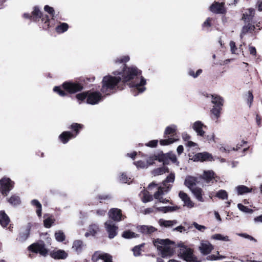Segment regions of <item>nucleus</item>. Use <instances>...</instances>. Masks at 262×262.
<instances>
[{"label": "nucleus", "instance_id": "obj_1", "mask_svg": "<svg viewBox=\"0 0 262 262\" xmlns=\"http://www.w3.org/2000/svg\"><path fill=\"white\" fill-rule=\"evenodd\" d=\"M123 70L120 72L114 71L113 74L117 77L105 76L102 79L101 91L106 95L114 93L116 91L118 83L122 80L124 82H129L130 92L134 96L143 93L146 90V79L141 76V71L137 67H126L124 64Z\"/></svg>", "mask_w": 262, "mask_h": 262}, {"label": "nucleus", "instance_id": "obj_2", "mask_svg": "<svg viewBox=\"0 0 262 262\" xmlns=\"http://www.w3.org/2000/svg\"><path fill=\"white\" fill-rule=\"evenodd\" d=\"M214 173L212 170L205 171L203 177L200 176L198 177L192 176H187L185 180V185L190 190L193 189L196 184L202 183L203 185V181L205 182L207 184L210 183H213L214 179Z\"/></svg>", "mask_w": 262, "mask_h": 262}, {"label": "nucleus", "instance_id": "obj_3", "mask_svg": "<svg viewBox=\"0 0 262 262\" xmlns=\"http://www.w3.org/2000/svg\"><path fill=\"white\" fill-rule=\"evenodd\" d=\"M174 179V173H170L166 179L163 181L162 185L159 187L158 191L155 193V199L158 200L160 202L162 203H168L169 202V200L164 199L162 196L170 190Z\"/></svg>", "mask_w": 262, "mask_h": 262}, {"label": "nucleus", "instance_id": "obj_4", "mask_svg": "<svg viewBox=\"0 0 262 262\" xmlns=\"http://www.w3.org/2000/svg\"><path fill=\"white\" fill-rule=\"evenodd\" d=\"M153 243L163 258H168L174 253L173 243L169 239L157 238L153 241Z\"/></svg>", "mask_w": 262, "mask_h": 262}, {"label": "nucleus", "instance_id": "obj_5", "mask_svg": "<svg viewBox=\"0 0 262 262\" xmlns=\"http://www.w3.org/2000/svg\"><path fill=\"white\" fill-rule=\"evenodd\" d=\"M103 96L102 94L99 92L88 91L76 95V98L83 101L86 98V103L92 105L98 104L102 101Z\"/></svg>", "mask_w": 262, "mask_h": 262}, {"label": "nucleus", "instance_id": "obj_6", "mask_svg": "<svg viewBox=\"0 0 262 262\" xmlns=\"http://www.w3.org/2000/svg\"><path fill=\"white\" fill-rule=\"evenodd\" d=\"M180 247L178 252V256L187 262H201L197 257L193 254V251L190 248H188L181 244L179 245Z\"/></svg>", "mask_w": 262, "mask_h": 262}, {"label": "nucleus", "instance_id": "obj_7", "mask_svg": "<svg viewBox=\"0 0 262 262\" xmlns=\"http://www.w3.org/2000/svg\"><path fill=\"white\" fill-rule=\"evenodd\" d=\"M177 129V127L174 124L167 126L164 132V137L166 139L161 140L160 144L161 145H167L177 141L176 136Z\"/></svg>", "mask_w": 262, "mask_h": 262}, {"label": "nucleus", "instance_id": "obj_8", "mask_svg": "<svg viewBox=\"0 0 262 262\" xmlns=\"http://www.w3.org/2000/svg\"><path fill=\"white\" fill-rule=\"evenodd\" d=\"M82 127V124L77 123L72 124L69 128L73 129L75 132V134L74 135L71 132L68 131L63 132L59 135V140L63 144L68 143L70 139L74 138L76 137V136L79 134V129H81Z\"/></svg>", "mask_w": 262, "mask_h": 262}, {"label": "nucleus", "instance_id": "obj_9", "mask_svg": "<svg viewBox=\"0 0 262 262\" xmlns=\"http://www.w3.org/2000/svg\"><path fill=\"white\" fill-rule=\"evenodd\" d=\"M210 97L211 99V103L214 104L211 110V112L217 119L220 116L221 111L224 104V99L217 95H210Z\"/></svg>", "mask_w": 262, "mask_h": 262}, {"label": "nucleus", "instance_id": "obj_10", "mask_svg": "<svg viewBox=\"0 0 262 262\" xmlns=\"http://www.w3.org/2000/svg\"><path fill=\"white\" fill-rule=\"evenodd\" d=\"M28 248L29 251L33 253H39L43 256H46L48 254V250L45 247V244L42 241L32 244Z\"/></svg>", "mask_w": 262, "mask_h": 262}, {"label": "nucleus", "instance_id": "obj_11", "mask_svg": "<svg viewBox=\"0 0 262 262\" xmlns=\"http://www.w3.org/2000/svg\"><path fill=\"white\" fill-rule=\"evenodd\" d=\"M14 183L9 178H3L0 181V191L4 195L13 188Z\"/></svg>", "mask_w": 262, "mask_h": 262}, {"label": "nucleus", "instance_id": "obj_12", "mask_svg": "<svg viewBox=\"0 0 262 262\" xmlns=\"http://www.w3.org/2000/svg\"><path fill=\"white\" fill-rule=\"evenodd\" d=\"M63 88L69 93H75L81 91L83 86L82 84L72 82H65L62 84Z\"/></svg>", "mask_w": 262, "mask_h": 262}, {"label": "nucleus", "instance_id": "obj_13", "mask_svg": "<svg viewBox=\"0 0 262 262\" xmlns=\"http://www.w3.org/2000/svg\"><path fill=\"white\" fill-rule=\"evenodd\" d=\"M108 214L111 219L116 222H120L125 217L122 214L121 210L116 208L111 209L108 212Z\"/></svg>", "mask_w": 262, "mask_h": 262}, {"label": "nucleus", "instance_id": "obj_14", "mask_svg": "<svg viewBox=\"0 0 262 262\" xmlns=\"http://www.w3.org/2000/svg\"><path fill=\"white\" fill-rule=\"evenodd\" d=\"M104 226L108 234V237L111 239L113 238L117 234L118 227L111 220L106 221Z\"/></svg>", "mask_w": 262, "mask_h": 262}, {"label": "nucleus", "instance_id": "obj_15", "mask_svg": "<svg viewBox=\"0 0 262 262\" xmlns=\"http://www.w3.org/2000/svg\"><path fill=\"white\" fill-rule=\"evenodd\" d=\"M192 127L196 133L197 136L200 137L205 136V132L203 129L206 128L207 126L202 121H196L194 122L192 124Z\"/></svg>", "mask_w": 262, "mask_h": 262}, {"label": "nucleus", "instance_id": "obj_16", "mask_svg": "<svg viewBox=\"0 0 262 262\" xmlns=\"http://www.w3.org/2000/svg\"><path fill=\"white\" fill-rule=\"evenodd\" d=\"M199 249L203 255H206L212 251L213 246L208 241H202Z\"/></svg>", "mask_w": 262, "mask_h": 262}, {"label": "nucleus", "instance_id": "obj_17", "mask_svg": "<svg viewBox=\"0 0 262 262\" xmlns=\"http://www.w3.org/2000/svg\"><path fill=\"white\" fill-rule=\"evenodd\" d=\"M32 19L34 20H39L41 18L42 21L45 23H47L49 21V16L46 15L45 16L42 15V12L37 7H35L34 10L32 12Z\"/></svg>", "mask_w": 262, "mask_h": 262}, {"label": "nucleus", "instance_id": "obj_18", "mask_svg": "<svg viewBox=\"0 0 262 262\" xmlns=\"http://www.w3.org/2000/svg\"><path fill=\"white\" fill-rule=\"evenodd\" d=\"M209 10L214 13L223 14L225 12L224 3L215 2L209 7Z\"/></svg>", "mask_w": 262, "mask_h": 262}, {"label": "nucleus", "instance_id": "obj_19", "mask_svg": "<svg viewBox=\"0 0 262 262\" xmlns=\"http://www.w3.org/2000/svg\"><path fill=\"white\" fill-rule=\"evenodd\" d=\"M137 228L139 232L145 235H150L157 231V228L149 225H140Z\"/></svg>", "mask_w": 262, "mask_h": 262}, {"label": "nucleus", "instance_id": "obj_20", "mask_svg": "<svg viewBox=\"0 0 262 262\" xmlns=\"http://www.w3.org/2000/svg\"><path fill=\"white\" fill-rule=\"evenodd\" d=\"M50 256L54 259H64L68 257V254L63 250L59 249L51 251L50 253Z\"/></svg>", "mask_w": 262, "mask_h": 262}, {"label": "nucleus", "instance_id": "obj_21", "mask_svg": "<svg viewBox=\"0 0 262 262\" xmlns=\"http://www.w3.org/2000/svg\"><path fill=\"white\" fill-rule=\"evenodd\" d=\"M83 242L81 240H75L73 243L72 249L78 254L81 253L83 249L85 248Z\"/></svg>", "mask_w": 262, "mask_h": 262}, {"label": "nucleus", "instance_id": "obj_22", "mask_svg": "<svg viewBox=\"0 0 262 262\" xmlns=\"http://www.w3.org/2000/svg\"><path fill=\"white\" fill-rule=\"evenodd\" d=\"M10 219L5 211H0V224L3 227H6L10 223Z\"/></svg>", "mask_w": 262, "mask_h": 262}, {"label": "nucleus", "instance_id": "obj_23", "mask_svg": "<svg viewBox=\"0 0 262 262\" xmlns=\"http://www.w3.org/2000/svg\"><path fill=\"white\" fill-rule=\"evenodd\" d=\"M158 223L161 227L169 228L177 224L176 220H165L161 219L159 220Z\"/></svg>", "mask_w": 262, "mask_h": 262}, {"label": "nucleus", "instance_id": "obj_24", "mask_svg": "<svg viewBox=\"0 0 262 262\" xmlns=\"http://www.w3.org/2000/svg\"><path fill=\"white\" fill-rule=\"evenodd\" d=\"M195 198L200 202H204V200L202 196V189L199 187H195L190 190Z\"/></svg>", "mask_w": 262, "mask_h": 262}, {"label": "nucleus", "instance_id": "obj_25", "mask_svg": "<svg viewBox=\"0 0 262 262\" xmlns=\"http://www.w3.org/2000/svg\"><path fill=\"white\" fill-rule=\"evenodd\" d=\"M99 231V227L97 224H94L91 225L89 227V232H87L85 234L86 237H88L90 235H95Z\"/></svg>", "mask_w": 262, "mask_h": 262}, {"label": "nucleus", "instance_id": "obj_26", "mask_svg": "<svg viewBox=\"0 0 262 262\" xmlns=\"http://www.w3.org/2000/svg\"><path fill=\"white\" fill-rule=\"evenodd\" d=\"M7 199L8 202L13 206H16L21 203L19 196L16 194H13L10 198Z\"/></svg>", "mask_w": 262, "mask_h": 262}, {"label": "nucleus", "instance_id": "obj_27", "mask_svg": "<svg viewBox=\"0 0 262 262\" xmlns=\"http://www.w3.org/2000/svg\"><path fill=\"white\" fill-rule=\"evenodd\" d=\"M238 195H242L244 193L250 192L251 189L244 185H239L235 188Z\"/></svg>", "mask_w": 262, "mask_h": 262}, {"label": "nucleus", "instance_id": "obj_28", "mask_svg": "<svg viewBox=\"0 0 262 262\" xmlns=\"http://www.w3.org/2000/svg\"><path fill=\"white\" fill-rule=\"evenodd\" d=\"M32 205L36 207V213L40 217L41 215L42 206L40 202L37 200H33L31 202Z\"/></svg>", "mask_w": 262, "mask_h": 262}, {"label": "nucleus", "instance_id": "obj_29", "mask_svg": "<svg viewBox=\"0 0 262 262\" xmlns=\"http://www.w3.org/2000/svg\"><path fill=\"white\" fill-rule=\"evenodd\" d=\"M211 158V155L208 152H204L202 153H198L195 155V158L198 160L205 161L210 160Z\"/></svg>", "mask_w": 262, "mask_h": 262}, {"label": "nucleus", "instance_id": "obj_30", "mask_svg": "<svg viewBox=\"0 0 262 262\" xmlns=\"http://www.w3.org/2000/svg\"><path fill=\"white\" fill-rule=\"evenodd\" d=\"M168 172H169V169H168V167L163 166L162 167L157 168L154 169L152 171V174L155 176L162 174H163L164 173Z\"/></svg>", "mask_w": 262, "mask_h": 262}, {"label": "nucleus", "instance_id": "obj_31", "mask_svg": "<svg viewBox=\"0 0 262 262\" xmlns=\"http://www.w3.org/2000/svg\"><path fill=\"white\" fill-rule=\"evenodd\" d=\"M30 228L27 227L25 230L19 234L18 239L20 242L25 241L28 237L30 233Z\"/></svg>", "mask_w": 262, "mask_h": 262}, {"label": "nucleus", "instance_id": "obj_32", "mask_svg": "<svg viewBox=\"0 0 262 262\" xmlns=\"http://www.w3.org/2000/svg\"><path fill=\"white\" fill-rule=\"evenodd\" d=\"M69 26L67 23H62L56 27V31L59 33L66 32L68 29Z\"/></svg>", "mask_w": 262, "mask_h": 262}, {"label": "nucleus", "instance_id": "obj_33", "mask_svg": "<svg viewBox=\"0 0 262 262\" xmlns=\"http://www.w3.org/2000/svg\"><path fill=\"white\" fill-rule=\"evenodd\" d=\"M55 238L59 242H62L65 240L66 236L61 230H58L55 233Z\"/></svg>", "mask_w": 262, "mask_h": 262}, {"label": "nucleus", "instance_id": "obj_34", "mask_svg": "<svg viewBox=\"0 0 262 262\" xmlns=\"http://www.w3.org/2000/svg\"><path fill=\"white\" fill-rule=\"evenodd\" d=\"M122 237L125 238H132L134 237H138L139 235L130 230L124 231L122 235Z\"/></svg>", "mask_w": 262, "mask_h": 262}, {"label": "nucleus", "instance_id": "obj_35", "mask_svg": "<svg viewBox=\"0 0 262 262\" xmlns=\"http://www.w3.org/2000/svg\"><path fill=\"white\" fill-rule=\"evenodd\" d=\"M211 239L222 241H230V239L228 236H224L221 234H215L211 236Z\"/></svg>", "mask_w": 262, "mask_h": 262}, {"label": "nucleus", "instance_id": "obj_36", "mask_svg": "<svg viewBox=\"0 0 262 262\" xmlns=\"http://www.w3.org/2000/svg\"><path fill=\"white\" fill-rule=\"evenodd\" d=\"M237 207L239 210L245 213H252L253 212L252 209L249 208L241 203L237 204Z\"/></svg>", "mask_w": 262, "mask_h": 262}, {"label": "nucleus", "instance_id": "obj_37", "mask_svg": "<svg viewBox=\"0 0 262 262\" xmlns=\"http://www.w3.org/2000/svg\"><path fill=\"white\" fill-rule=\"evenodd\" d=\"M215 196L220 199L226 200L228 198V193L224 190H220L216 192Z\"/></svg>", "mask_w": 262, "mask_h": 262}, {"label": "nucleus", "instance_id": "obj_38", "mask_svg": "<svg viewBox=\"0 0 262 262\" xmlns=\"http://www.w3.org/2000/svg\"><path fill=\"white\" fill-rule=\"evenodd\" d=\"M153 200L152 195L150 194L147 191H144L143 192V197L142 198V201L143 202H148L151 201Z\"/></svg>", "mask_w": 262, "mask_h": 262}, {"label": "nucleus", "instance_id": "obj_39", "mask_svg": "<svg viewBox=\"0 0 262 262\" xmlns=\"http://www.w3.org/2000/svg\"><path fill=\"white\" fill-rule=\"evenodd\" d=\"M217 254L219 255L218 256L215 255H209L206 257V259L208 260H220V259L225 258V256H224L220 255L219 252H217Z\"/></svg>", "mask_w": 262, "mask_h": 262}, {"label": "nucleus", "instance_id": "obj_40", "mask_svg": "<svg viewBox=\"0 0 262 262\" xmlns=\"http://www.w3.org/2000/svg\"><path fill=\"white\" fill-rule=\"evenodd\" d=\"M144 244H141L140 245L135 246L133 249L132 250H133V251L134 252V255L135 256H139L140 255L141 249L142 247H143L144 246Z\"/></svg>", "mask_w": 262, "mask_h": 262}, {"label": "nucleus", "instance_id": "obj_41", "mask_svg": "<svg viewBox=\"0 0 262 262\" xmlns=\"http://www.w3.org/2000/svg\"><path fill=\"white\" fill-rule=\"evenodd\" d=\"M103 253L101 252L100 251H96L95 252L94 254L92 255V260H93L94 262L97 261L99 259H102L101 256H102Z\"/></svg>", "mask_w": 262, "mask_h": 262}, {"label": "nucleus", "instance_id": "obj_42", "mask_svg": "<svg viewBox=\"0 0 262 262\" xmlns=\"http://www.w3.org/2000/svg\"><path fill=\"white\" fill-rule=\"evenodd\" d=\"M202 73V70L201 69H199L197 70L196 73L194 72V71L190 69L188 71V75L194 78H196L198 77L201 73Z\"/></svg>", "mask_w": 262, "mask_h": 262}, {"label": "nucleus", "instance_id": "obj_43", "mask_svg": "<svg viewBox=\"0 0 262 262\" xmlns=\"http://www.w3.org/2000/svg\"><path fill=\"white\" fill-rule=\"evenodd\" d=\"M253 16L252 15H250L247 13H244L242 17V20H244L245 23H250L252 21L253 18Z\"/></svg>", "mask_w": 262, "mask_h": 262}, {"label": "nucleus", "instance_id": "obj_44", "mask_svg": "<svg viewBox=\"0 0 262 262\" xmlns=\"http://www.w3.org/2000/svg\"><path fill=\"white\" fill-rule=\"evenodd\" d=\"M147 163H149V164H152L148 161H147V163L142 161H138L135 162V164L137 166V167L145 168L147 167Z\"/></svg>", "mask_w": 262, "mask_h": 262}, {"label": "nucleus", "instance_id": "obj_45", "mask_svg": "<svg viewBox=\"0 0 262 262\" xmlns=\"http://www.w3.org/2000/svg\"><path fill=\"white\" fill-rule=\"evenodd\" d=\"M101 257V259L103 260L104 262H113L112 260V256L108 253H103Z\"/></svg>", "mask_w": 262, "mask_h": 262}, {"label": "nucleus", "instance_id": "obj_46", "mask_svg": "<svg viewBox=\"0 0 262 262\" xmlns=\"http://www.w3.org/2000/svg\"><path fill=\"white\" fill-rule=\"evenodd\" d=\"M192 226H194L196 229L201 232H204L205 230L207 229V227L205 226L199 225L196 222H193Z\"/></svg>", "mask_w": 262, "mask_h": 262}, {"label": "nucleus", "instance_id": "obj_47", "mask_svg": "<svg viewBox=\"0 0 262 262\" xmlns=\"http://www.w3.org/2000/svg\"><path fill=\"white\" fill-rule=\"evenodd\" d=\"M54 92L58 93L60 96H65L67 95V93L63 90H61L60 86H55L53 89Z\"/></svg>", "mask_w": 262, "mask_h": 262}, {"label": "nucleus", "instance_id": "obj_48", "mask_svg": "<svg viewBox=\"0 0 262 262\" xmlns=\"http://www.w3.org/2000/svg\"><path fill=\"white\" fill-rule=\"evenodd\" d=\"M212 18L210 17H208L207 19L204 22V23L202 25V27L204 29H207L208 30L209 28L211 27V21L212 20Z\"/></svg>", "mask_w": 262, "mask_h": 262}, {"label": "nucleus", "instance_id": "obj_49", "mask_svg": "<svg viewBox=\"0 0 262 262\" xmlns=\"http://www.w3.org/2000/svg\"><path fill=\"white\" fill-rule=\"evenodd\" d=\"M203 137L205 140L207 141L209 143H211L212 142H215V136L213 133L207 135H205V136Z\"/></svg>", "mask_w": 262, "mask_h": 262}, {"label": "nucleus", "instance_id": "obj_50", "mask_svg": "<svg viewBox=\"0 0 262 262\" xmlns=\"http://www.w3.org/2000/svg\"><path fill=\"white\" fill-rule=\"evenodd\" d=\"M179 196L180 198L184 202V203L187 201L190 198L189 196L184 192L181 191L179 193Z\"/></svg>", "mask_w": 262, "mask_h": 262}, {"label": "nucleus", "instance_id": "obj_51", "mask_svg": "<svg viewBox=\"0 0 262 262\" xmlns=\"http://www.w3.org/2000/svg\"><path fill=\"white\" fill-rule=\"evenodd\" d=\"M44 10L46 12L51 14L52 16V17H54V10L52 7H51L48 5H46L44 7Z\"/></svg>", "mask_w": 262, "mask_h": 262}, {"label": "nucleus", "instance_id": "obj_52", "mask_svg": "<svg viewBox=\"0 0 262 262\" xmlns=\"http://www.w3.org/2000/svg\"><path fill=\"white\" fill-rule=\"evenodd\" d=\"M129 60V57L128 56H124L123 57H120V58L117 59V60H116V62H120V63H125L127 62Z\"/></svg>", "mask_w": 262, "mask_h": 262}, {"label": "nucleus", "instance_id": "obj_53", "mask_svg": "<svg viewBox=\"0 0 262 262\" xmlns=\"http://www.w3.org/2000/svg\"><path fill=\"white\" fill-rule=\"evenodd\" d=\"M158 141L157 140H154L149 141L145 144L146 146L150 147H155L158 144Z\"/></svg>", "mask_w": 262, "mask_h": 262}, {"label": "nucleus", "instance_id": "obj_54", "mask_svg": "<svg viewBox=\"0 0 262 262\" xmlns=\"http://www.w3.org/2000/svg\"><path fill=\"white\" fill-rule=\"evenodd\" d=\"M53 223L52 220L49 218L43 221L45 227L48 228L51 227Z\"/></svg>", "mask_w": 262, "mask_h": 262}, {"label": "nucleus", "instance_id": "obj_55", "mask_svg": "<svg viewBox=\"0 0 262 262\" xmlns=\"http://www.w3.org/2000/svg\"><path fill=\"white\" fill-rule=\"evenodd\" d=\"M166 213L173 212L179 209L177 206H166Z\"/></svg>", "mask_w": 262, "mask_h": 262}, {"label": "nucleus", "instance_id": "obj_56", "mask_svg": "<svg viewBox=\"0 0 262 262\" xmlns=\"http://www.w3.org/2000/svg\"><path fill=\"white\" fill-rule=\"evenodd\" d=\"M238 235L239 236H242V237H243L244 238H247V239H249L250 241H253L255 242H256V240L254 237H253L252 236H251L250 235H248V234H245V233H240V234H238Z\"/></svg>", "mask_w": 262, "mask_h": 262}, {"label": "nucleus", "instance_id": "obj_57", "mask_svg": "<svg viewBox=\"0 0 262 262\" xmlns=\"http://www.w3.org/2000/svg\"><path fill=\"white\" fill-rule=\"evenodd\" d=\"M184 206L187 207V208H191L193 207L194 203L190 200V198H189L187 200V201H186V202L184 203Z\"/></svg>", "mask_w": 262, "mask_h": 262}, {"label": "nucleus", "instance_id": "obj_58", "mask_svg": "<svg viewBox=\"0 0 262 262\" xmlns=\"http://www.w3.org/2000/svg\"><path fill=\"white\" fill-rule=\"evenodd\" d=\"M130 179V178L128 179L126 174L122 173L120 177V180L122 183H129V179Z\"/></svg>", "mask_w": 262, "mask_h": 262}, {"label": "nucleus", "instance_id": "obj_59", "mask_svg": "<svg viewBox=\"0 0 262 262\" xmlns=\"http://www.w3.org/2000/svg\"><path fill=\"white\" fill-rule=\"evenodd\" d=\"M230 47L232 53H235V52L237 50V48L236 47L235 43L233 41H231L230 42Z\"/></svg>", "mask_w": 262, "mask_h": 262}, {"label": "nucleus", "instance_id": "obj_60", "mask_svg": "<svg viewBox=\"0 0 262 262\" xmlns=\"http://www.w3.org/2000/svg\"><path fill=\"white\" fill-rule=\"evenodd\" d=\"M112 199L110 194H102L99 196V199L100 200H110Z\"/></svg>", "mask_w": 262, "mask_h": 262}, {"label": "nucleus", "instance_id": "obj_61", "mask_svg": "<svg viewBox=\"0 0 262 262\" xmlns=\"http://www.w3.org/2000/svg\"><path fill=\"white\" fill-rule=\"evenodd\" d=\"M253 100V96L251 92L249 91L248 92V103H249V105L250 107L252 104V102Z\"/></svg>", "mask_w": 262, "mask_h": 262}, {"label": "nucleus", "instance_id": "obj_62", "mask_svg": "<svg viewBox=\"0 0 262 262\" xmlns=\"http://www.w3.org/2000/svg\"><path fill=\"white\" fill-rule=\"evenodd\" d=\"M249 32L248 30V28L246 25H245L242 28L240 37L242 38L244 35H245L247 33Z\"/></svg>", "mask_w": 262, "mask_h": 262}, {"label": "nucleus", "instance_id": "obj_63", "mask_svg": "<svg viewBox=\"0 0 262 262\" xmlns=\"http://www.w3.org/2000/svg\"><path fill=\"white\" fill-rule=\"evenodd\" d=\"M246 26L249 33H252V32L254 31L255 29V26L251 25L250 23H248L247 25H246Z\"/></svg>", "mask_w": 262, "mask_h": 262}, {"label": "nucleus", "instance_id": "obj_64", "mask_svg": "<svg viewBox=\"0 0 262 262\" xmlns=\"http://www.w3.org/2000/svg\"><path fill=\"white\" fill-rule=\"evenodd\" d=\"M169 159L173 162L176 163L177 162L176 156L174 154H169Z\"/></svg>", "mask_w": 262, "mask_h": 262}]
</instances>
